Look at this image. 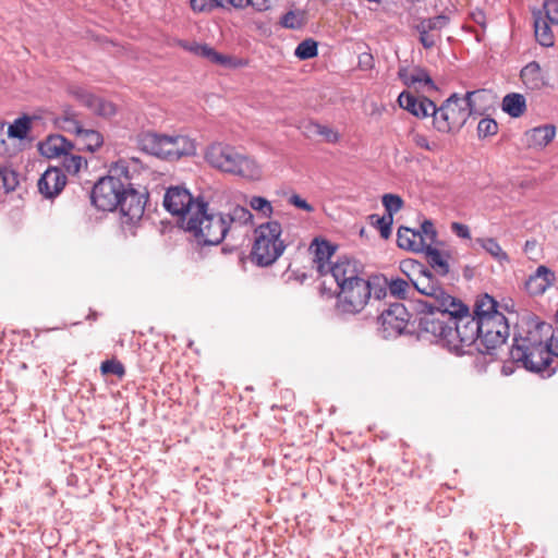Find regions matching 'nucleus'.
<instances>
[{
	"label": "nucleus",
	"instance_id": "1",
	"mask_svg": "<svg viewBox=\"0 0 558 558\" xmlns=\"http://www.w3.org/2000/svg\"><path fill=\"white\" fill-rule=\"evenodd\" d=\"M488 293H484L475 301L473 314L469 308L460 316H453L452 331H449L447 349L456 354H475V367L480 372L486 371V354L488 353V332L483 331V325L488 320V310H485Z\"/></svg>",
	"mask_w": 558,
	"mask_h": 558
},
{
	"label": "nucleus",
	"instance_id": "2",
	"mask_svg": "<svg viewBox=\"0 0 558 558\" xmlns=\"http://www.w3.org/2000/svg\"><path fill=\"white\" fill-rule=\"evenodd\" d=\"M197 211L185 222V230L192 233L198 243L217 245L221 243L229 232L247 226L253 221V215L244 206H231L228 213H215L204 202L198 205Z\"/></svg>",
	"mask_w": 558,
	"mask_h": 558
},
{
	"label": "nucleus",
	"instance_id": "3",
	"mask_svg": "<svg viewBox=\"0 0 558 558\" xmlns=\"http://www.w3.org/2000/svg\"><path fill=\"white\" fill-rule=\"evenodd\" d=\"M204 159L211 168L247 181H258L263 177V167L254 157L223 142L208 145Z\"/></svg>",
	"mask_w": 558,
	"mask_h": 558
},
{
	"label": "nucleus",
	"instance_id": "4",
	"mask_svg": "<svg viewBox=\"0 0 558 558\" xmlns=\"http://www.w3.org/2000/svg\"><path fill=\"white\" fill-rule=\"evenodd\" d=\"M282 228L278 221H268L258 226L252 248V257L259 266H269L283 253L286 245L281 240Z\"/></svg>",
	"mask_w": 558,
	"mask_h": 558
},
{
	"label": "nucleus",
	"instance_id": "5",
	"mask_svg": "<svg viewBox=\"0 0 558 558\" xmlns=\"http://www.w3.org/2000/svg\"><path fill=\"white\" fill-rule=\"evenodd\" d=\"M144 150L162 159L175 160L196 153V143L186 135L147 133L142 140Z\"/></svg>",
	"mask_w": 558,
	"mask_h": 558
},
{
	"label": "nucleus",
	"instance_id": "6",
	"mask_svg": "<svg viewBox=\"0 0 558 558\" xmlns=\"http://www.w3.org/2000/svg\"><path fill=\"white\" fill-rule=\"evenodd\" d=\"M459 310L458 306H442L439 308H422L418 319V328L421 335H430L437 342L447 348V340H449V331H452L453 316H460L461 313H466L468 306L464 304V310Z\"/></svg>",
	"mask_w": 558,
	"mask_h": 558
},
{
	"label": "nucleus",
	"instance_id": "7",
	"mask_svg": "<svg viewBox=\"0 0 558 558\" xmlns=\"http://www.w3.org/2000/svg\"><path fill=\"white\" fill-rule=\"evenodd\" d=\"M417 292L427 300L421 302L422 308H439L442 306H458V312L464 310V303L448 294L439 281L429 271H421L415 279H411ZM457 313V310H453Z\"/></svg>",
	"mask_w": 558,
	"mask_h": 558
},
{
	"label": "nucleus",
	"instance_id": "8",
	"mask_svg": "<svg viewBox=\"0 0 558 558\" xmlns=\"http://www.w3.org/2000/svg\"><path fill=\"white\" fill-rule=\"evenodd\" d=\"M468 109L464 100L452 94L439 108L435 106L433 124L441 133L459 130L468 120Z\"/></svg>",
	"mask_w": 558,
	"mask_h": 558
},
{
	"label": "nucleus",
	"instance_id": "9",
	"mask_svg": "<svg viewBox=\"0 0 558 558\" xmlns=\"http://www.w3.org/2000/svg\"><path fill=\"white\" fill-rule=\"evenodd\" d=\"M515 343L508 351L510 357L514 361H521L523 366L534 373H547L550 376L554 372L551 367L550 359L548 356V350L542 342H533L529 345L519 344L518 340L514 339Z\"/></svg>",
	"mask_w": 558,
	"mask_h": 558
},
{
	"label": "nucleus",
	"instance_id": "10",
	"mask_svg": "<svg viewBox=\"0 0 558 558\" xmlns=\"http://www.w3.org/2000/svg\"><path fill=\"white\" fill-rule=\"evenodd\" d=\"M372 295L371 280H357L339 289L336 310L342 315L360 313Z\"/></svg>",
	"mask_w": 558,
	"mask_h": 558
},
{
	"label": "nucleus",
	"instance_id": "11",
	"mask_svg": "<svg viewBox=\"0 0 558 558\" xmlns=\"http://www.w3.org/2000/svg\"><path fill=\"white\" fill-rule=\"evenodd\" d=\"M204 202L201 197H193L190 191L181 185L168 187L163 196L165 208L171 215L182 217L184 225L197 211L198 205Z\"/></svg>",
	"mask_w": 558,
	"mask_h": 558
},
{
	"label": "nucleus",
	"instance_id": "12",
	"mask_svg": "<svg viewBox=\"0 0 558 558\" xmlns=\"http://www.w3.org/2000/svg\"><path fill=\"white\" fill-rule=\"evenodd\" d=\"M126 187L112 177L101 178L93 187L90 199L95 207L104 211L118 208Z\"/></svg>",
	"mask_w": 558,
	"mask_h": 558
},
{
	"label": "nucleus",
	"instance_id": "13",
	"mask_svg": "<svg viewBox=\"0 0 558 558\" xmlns=\"http://www.w3.org/2000/svg\"><path fill=\"white\" fill-rule=\"evenodd\" d=\"M409 322V313L403 304H391L383 311L378 317V331L385 339L396 338L405 329Z\"/></svg>",
	"mask_w": 558,
	"mask_h": 558
},
{
	"label": "nucleus",
	"instance_id": "14",
	"mask_svg": "<svg viewBox=\"0 0 558 558\" xmlns=\"http://www.w3.org/2000/svg\"><path fill=\"white\" fill-rule=\"evenodd\" d=\"M362 272L363 265L349 256L339 257L329 267V274L337 282L339 289L344 287V284L353 283V281L366 280L362 277Z\"/></svg>",
	"mask_w": 558,
	"mask_h": 558
},
{
	"label": "nucleus",
	"instance_id": "15",
	"mask_svg": "<svg viewBox=\"0 0 558 558\" xmlns=\"http://www.w3.org/2000/svg\"><path fill=\"white\" fill-rule=\"evenodd\" d=\"M68 93L97 116L109 118L117 111L114 104L94 96L83 86L71 84L68 86Z\"/></svg>",
	"mask_w": 558,
	"mask_h": 558
},
{
	"label": "nucleus",
	"instance_id": "16",
	"mask_svg": "<svg viewBox=\"0 0 558 558\" xmlns=\"http://www.w3.org/2000/svg\"><path fill=\"white\" fill-rule=\"evenodd\" d=\"M496 306V300L490 296V362L495 355L493 351L506 344L510 336V317L504 313H497L494 310Z\"/></svg>",
	"mask_w": 558,
	"mask_h": 558
},
{
	"label": "nucleus",
	"instance_id": "17",
	"mask_svg": "<svg viewBox=\"0 0 558 558\" xmlns=\"http://www.w3.org/2000/svg\"><path fill=\"white\" fill-rule=\"evenodd\" d=\"M399 106L417 118L434 117L435 104L426 97H416L409 92H402L398 97Z\"/></svg>",
	"mask_w": 558,
	"mask_h": 558
},
{
	"label": "nucleus",
	"instance_id": "18",
	"mask_svg": "<svg viewBox=\"0 0 558 558\" xmlns=\"http://www.w3.org/2000/svg\"><path fill=\"white\" fill-rule=\"evenodd\" d=\"M118 207L122 216L125 217L129 222L135 223L143 217L145 211L143 195L134 189H126Z\"/></svg>",
	"mask_w": 558,
	"mask_h": 558
},
{
	"label": "nucleus",
	"instance_id": "19",
	"mask_svg": "<svg viewBox=\"0 0 558 558\" xmlns=\"http://www.w3.org/2000/svg\"><path fill=\"white\" fill-rule=\"evenodd\" d=\"M64 129L76 134L77 140L88 151H96L104 143L102 135L92 129H84L78 121L74 119H64Z\"/></svg>",
	"mask_w": 558,
	"mask_h": 558
},
{
	"label": "nucleus",
	"instance_id": "20",
	"mask_svg": "<svg viewBox=\"0 0 558 558\" xmlns=\"http://www.w3.org/2000/svg\"><path fill=\"white\" fill-rule=\"evenodd\" d=\"M66 178L58 168L47 169L38 180V190L46 198L57 196L65 186Z\"/></svg>",
	"mask_w": 558,
	"mask_h": 558
},
{
	"label": "nucleus",
	"instance_id": "21",
	"mask_svg": "<svg viewBox=\"0 0 558 558\" xmlns=\"http://www.w3.org/2000/svg\"><path fill=\"white\" fill-rule=\"evenodd\" d=\"M556 136V126L554 124H544L535 126L524 132L523 142L532 149H544Z\"/></svg>",
	"mask_w": 558,
	"mask_h": 558
},
{
	"label": "nucleus",
	"instance_id": "22",
	"mask_svg": "<svg viewBox=\"0 0 558 558\" xmlns=\"http://www.w3.org/2000/svg\"><path fill=\"white\" fill-rule=\"evenodd\" d=\"M311 250L313 252V262L315 264L316 270L320 276H326L329 274V267H331L330 258L335 254L336 247L331 245L326 240H314L311 244Z\"/></svg>",
	"mask_w": 558,
	"mask_h": 558
},
{
	"label": "nucleus",
	"instance_id": "23",
	"mask_svg": "<svg viewBox=\"0 0 558 558\" xmlns=\"http://www.w3.org/2000/svg\"><path fill=\"white\" fill-rule=\"evenodd\" d=\"M555 274L546 266L541 265L525 282V289L531 295H541L554 283Z\"/></svg>",
	"mask_w": 558,
	"mask_h": 558
},
{
	"label": "nucleus",
	"instance_id": "24",
	"mask_svg": "<svg viewBox=\"0 0 558 558\" xmlns=\"http://www.w3.org/2000/svg\"><path fill=\"white\" fill-rule=\"evenodd\" d=\"M73 145L64 136L56 134L50 135L40 143L39 149L47 158H62L66 153L71 151Z\"/></svg>",
	"mask_w": 558,
	"mask_h": 558
},
{
	"label": "nucleus",
	"instance_id": "25",
	"mask_svg": "<svg viewBox=\"0 0 558 558\" xmlns=\"http://www.w3.org/2000/svg\"><path fill=\"white\" fill-rule=\"evenodd\" d=\"M464 100V107L469 116H485L488 110V92L485 88L468 92Z\"/></svg>",
	"mask_w": 558,
	"mask_h": 558
},
{
	"label": "nucleus",
	"instance_id": "26",
	"mask_svg": "<svg viewBox=\"0 0 558 558\" xmlns=\"http://www.w3.org/2000/svg\"><path fill=\"white\" fill-rule=\"evenodd\" d=\"M397 243L399 247L413 252H423L425 250V239L422 233L405 227L399 228Z\"/></svg>",
	"mask_w": 558,
	"mask_h": 558
},
{
	"label": "nucleus",
	"instance_id": "27",
	"mask_svg": "<svg viewBox=\"0 0 558 558\" xmlns=\"http://www.w3.org/2000/svg\"><path fill=\"white\" fill-rule=\"evenodd\" d=\"M399 76L409 86H418L425 90L436 89V86L429 74L423 69H414L411 72L401 70Z\"/></svg>",
	"mask_w": 558,
	"mask_h": 558
},
{
	"label": "nucleus",
	"instance_id": "28",
	"mask_svg": "<svg viewBox=\"0 0 558 558\" xmlns=\"http://www.w3.org/2000/svg\"><path fill=\"white\" fill-rule=\"evenodd\" d=\"M521 78L530 89H541L546 85V78L539 64L535 61L530 62L521 70Z\"/></svg>",
	"mask_w": 558,
	"mask_h": 558
},
{
	"label": "nucleus",
	"instance_id": "29",
	"mask_svg": "<svg viewBox=\"0 0 558 558\" xmlns=\"http://www.w3.org/2000/svg\"><path fill=\"white\" fill-rule=\"evenodd\" d=\"M511 266L508 254L490 239V272L504 275Z\"/></svg>",
	"mask_w": 558,
	"mask_h": 558
},
{
	"label": "nucleus",
	"instance_id": "30",
	"mask_svg": "<svg viewBox=\"0 0 558 558\" xmlns=\"http://www.w3.org/2000/svg\"><path fill=\"white\" fill-rule=\"evenodd\" d=\"M542 14L541 10L533 11L535 38L542 46L551 47L554 45V34Z\"/></svg>",
	"mask_w": 558,
	"mask_h": 558
},
{
	"label": "nucleus",
	"instance_id": "31",
	"mask_svg": "<svg viewBox=\"0 0 558 558\" xmlns=\"http://www.w3.org/2000/svg\"><path fill=\"white\" fill-rule=\"evenodd\" d=\"M502 110L512 118L521 117L526 108L525 98L521 94H508L502 99Z\"/></svg>",
	"mask_w": 558,
	"mask_h": 558
},
{
	"label": "nucleus",
	"instance_id": "32",
	"mask_svg": "<svg viewBox=\"0 0 558 558\" xmlns=\"http://www.w3.org/2000/svg\"><path fill=\"white\" fill-rule=\"evenodd\" d=\"M424 251H426V255L430 267L438 275L446 276L449 272V265L447 259L444 257L442 253L437 248H433L432 246H428Z\"/></svg>",
	"mask_w": 558,
	"mask_h": 558
},
{
	"label": "nucleus",
	"instance_id": "33",
	"mask_svg": "<svg viewBox=\"0 0 558 558\" xmlns=\"http://www.w3.org/2000/svg\"><path fill=\"white\" fill-rule=\"evenodd\" d=\"M107 177H112L123 183L126 189H132L130 182L131 173L129 169V162L124 159H120L114 162L110 167L109 174Z\"/></svg>",
	"mask_w": 558,
	"mask_h": 558
},
{
	"label": "nucleus",
	"instance_id": "34",
	"mask_svg": "<svg viewBox=\"0 0 558 558\" xmlns=\"http://www.w3.org/2000/svg\"><path fill=\"white\" fill-rule=\"evenodd\" d=\"M438 21H439V17H437L435 20L423 21L417 26V29L420 32V41L424 46V48L429 49L435 46L436 36L434 34H432L430 31L436 27V24Z\"/></svg>",
	"mask_w": 558,
	"mask_h": 558
},
{
	"label": "nucleus",
	"instance_id": "35",
	"mask_svg": "<svg viewBox=\"0 0 558 558\" xmlns=\"http://www.w3.org/2000/svg\"><path fill=\"white\" fill-rule=\"evenodd\" d=\"M195 52L198 56L206 58L207 60H209L210 62H213L215 64L229 66L232 63L230 57L217 52L216 50H214L211 47H209L207 45L198 46L196 48Z\"/></svg>",
	"mask_w": 558,
	"mask_h": 558
},
{
	"label": "nucleus",
	"instance_id": "36",
	"mask_svg": "<svg viewBox=\"0 0 558 558\" xmlns=\"http://www.w3.org/2000/svg\"><path fill=\"white\" fill-rule=\"evenodd\" d=\"M61 159L64 170L70 174H77L82 167L87 165L82 156L74 155L71 151L66 153Z\"/></svg>",
	"mask_w": 558,
	"mask_h": 558
},
{
	"label": "nucleus",
	"instance_id": "37",
	"mask_svg": "<svg viewBox=\"0 0 558 558\" xmlns=\"http://www.w3.org/2000/svg\"><path fill=\"white\" fill-rule=\"evenodd\" d=\"M19 185V179L15 171L0 167V190L5 193L14 191Z\"/></svg>",
	"mask_w": 558,
	"mask_h": 558
},
{
	"label": "nucleus",
	"instance_id": "38",
	"mask_svg": "<svg viewBox=\"0 0 558 558\" xmlns=\"http://www.w3.org/2000/svg\"><path fill=\"white\" fill-rule=\"evenodd\" d=\"M250 207L265 218L271 217L274 208L271 203L262 196H253L248 201Z\"/></svg>",
	"mask_w": 558,
	"mask_h": 558
},
{
	"label": "nucleus",
	"instance_id": "39",
	"mask_svg": "<svg viewBox=\"0 0 558 558\" xmlns=\"http://www.w3.org/2000/svg\"><path fill=\"white\" fill-rule=\"evenodd\" d=\"M294 53L301 60L314 58L317 56V44L313 39H305L298 45Z\"/></svg>",
	"mask_w": 558,
	"mask_h": 558
},
{
	"label": "nucleus",
	"instance_id": "40",
	"mask_svg": "<svg viewBox=\"0 0 558 558\" xmlns=\"http://www.w3.org/2000/svg\"><path fill=\"white\" fill-rule=\"evenodd\" d=\"M390 294L398 299H405L410 290L408 281L401 278L392 279L388 282Z\"/></svg>",
	"mask_w": 558,
	"mask_h": 558
},
{
	"label": "nucleus",
	"instance_id": "41",
	"mask_svg": "<svg viewBox=\"0 0 558 558\" xmlns=\"http://www.w3.org/2000/svg\"><path fill=\"white\" fill-rule=\"evenodd\" d=\"M383 205L387 211V215L393 217V215L402 208L403 201L399 195L385 194L383 196Z\"/></svg>",
	"mask_w": 558,
	"mask_h": 558
},
{
	"label": "nucleus",
	"instance_id": "42",
	"mask_svg": "<svg viewBox=\"0 0 558 558\" xmlns=\"http://www.w3.org/2000/svg\"><path fill=\"white\" fill-rule=\"evenodd\" d=\"M374 218H376V221L374 223H376V226L378 227V229L380 231V235L384 239H388L391 234V226L393 222V217H391L389 215H385L383 217L372 216V219H374Z\"/></svg>",
	"mask_w": 558,
	"mask_h": 558
},
{
	"label": "nucleus",
	"instance_id": "43",
	"mask_svg": "<svg viewBox=\"0 0 558 558\" xmlns=\"http://www.w3.org/2000/svg\"><path fill=\"white\" fill-rule=\"evenodd\" d=\"M100 371L102 374H113L118 377H122L125 373L122 363L114 360H107L101 363Z\"/></svg>",
	"mask_w": 558,
	"mask_h": 558
},
{
	"label": "nucleus",
	"instance_id": "44",
	"mask_svg": "<svg viewBox=\"0 0 558 558\" xmlns=\"http://www.w3.org/2000/svg\"><path fill=\"white\" fill-rule=\"evenodd\" d=\"M417 232H421L423 238L425 239V248L432 246L437 235L433 222L429 220H425L421 225V230H418Z\"/></svg>",
	"mask_w": 558,
	"mask_h": 558
},
{
	"label": "nucleus",
	"instance_id": "45",
	"mask_svg": "<svg viewBox=\"0 0 558 558\" xmlns=\"http://www.w3.org/2000/svg\"><path fill=\"white\" fill-rule=\"evenodd\" d=\"M409 135L411 137V141L420 148L432 151L437 148L436 143H429L428 138L425 135L417 133L414 130H412Z\"/></svg>",
	"mask_w": 558,
	"mask_h": 558
},
{
	"label": "nucleus",
	"instance_id": "46",
	"mask_svg": "<svg viewBox=\"0 0 558 558\" xmlns=\"http://www.w3.org/2000/svg\"><path fill=\"white\" fill-rule=\"evenodd\" d=\"M281 25L286 28H299L302 24L300 14L294 11L287 12L280 21Z\"/></svg>",
	"mask_w": 558,
	"mask_h": 558
},
{
	"label": "nucleus",
	"instance_id": "47",
	"mask_svg": "<svg viewBox=\"0 0 558 558\" xmlns=\"http://www.w3.org/2000/svg\"><path fill=\"white\" fill-rule=\"evenodd\" d=\"M545 16L551 24H558V0L544 2Z\"/></svg>",
	"mask_w": 558,
	"mask_h": 558
},
{
	"label": "nucleus",
	"instance_id": "48",
	"mask_svg": "<svg viewBox=\"0 0 558 558\" xmlns=\"http://www.w3.org/2000/svg\"><path fill=\"white\" fill-rule=\"evenodd\" d=\"M372 283V294L378 300L386 296L388 281L386 279L375 278Z\"/></svg>",
	"mask_w": 558,
	"mask_h": 558
},
{
	"label": "nucleus",
	"instance_id": "49",
	"mask_svg": "<svg viewBox=\"0 0 558 558\" xmlns=\"http://www.w3.org/2000/svg\"><path fill=\"white\" fill-rule=\"evenodd\" d=\"M313 128H314L315 133L324 136L327 142H329V143L338 142L339 135L332 129H330L326 125H322V124H314Z\"/></svg>",
	"mask_w": 558,
	"mask_h": 558
},
{
	"label": "nucleus",
	"instance_id": "50",
	"mask_svg": "<svg viewBox=\"0 0 558 558\" xmlns=\"http://www.w3.org/2000/svg\"><path fill=\"white\" fill-rule=\"evenodd\" d=\"M288 203L301 210H304L306 213H313L314 206L307 203L306 199L302 198L299 194H292L288 198Z\"/></svg>",
	"mask_w": 558,
	"mask_h": 558
},
{
	"label": "nucleus",
	"instance_id": "51",
	"mask_svg": "<svg viewBox=\"0 0 558 558\" xmlns=\"http://www.w3.org/2000/svg\"><path fill=\"white\" fill-rule=\"evenodd\" d=\"M497 306L494 308L497 313H504L506 316H515L514 302L511 299L496 301Z\"/></svg>",
	"mask_w": 558,
	"mask_h": 558
},
{
	"label": "nucleus",
	"instance_id": "52",
	"mask_svg": "<svg viewBox=\"0 0 558 558\" xmlns=\"http://www.w3.org/2000/svg\"><path fill=\"white\" fill-rule=\"evenodd\" d=\"M471 16H472V20L478 26L482 27V35L476 34L477 40L481 41V40H483V37L485 36V28H486V23H487L486 13L483 10L478 9V10L472 12Z\"/></svg>",
	"mask_w": 558,
	"mask_h": 558
},
{
	"label": "nucleus",
	"instance_id": "53",
	"mask_svg": "<svg viewBox=\"0 0 558 558\" xmlns=\"http://www.w3.org/2000/svg\"><path fill=\"white\" fill-rule=\"evenodd\" d=\"M546 350H548V356L550 363H553V356L558 359V330L554 331L549 340L545 343Z\"/></svg>",
	"mask_w": 558,
	"mask_h": 558
},
{
	"label": "nucleus",
	"instance_id": "54",
	"mask_svg": "<svg viewBox=\"0 0 558 558\" xmlns=\"http://www.w3.org/2000/svg\"><path fill=\"white\" fill-rule=\"evenodd\" d=\"M278 0H250L248 8L257 12H266L270 10Z\"/></svg>",
	"mask_w": 558,
	"mask_h": 558
},
{
	"label": "nucleus",
	"instance_id": "55",
	"mask_svg": "<svg viewBox=\"0 0 558 558\" xmlns=\"http://www.w3.org/2000/svg\"><path fill=\"white\" fill-rule=\"evenodd\" d=\"M451 231L461 239H470V229L463 223L452 222Z\"/></svg>",
	"mask_w": 558,
	"mask_h": 558
},
{
	"label": "nucleus",
	"instance_id": "56",
	"mask_svg": "<svg viewBox=\"0 0 558 558\" xmlns=\"http://www.w3.org/2000/svg\"><path fill=\"white\" fill-rule=\"evenodd\" d=\"M373 63H374V60H373V56L371 53H362L360 54L359 57V68L361 70H369L373 68Z\"/></svg>",
	"mask_w": 558,
	"mask_h": 558
},
{
	"label": "nucleus",
	"instance_id": "57",
	"mask_svg": "<svg viewBox=\"0 0 558 558\" xmlns=\"http://www.w3.org/2000/svg\"><path fill=\"white\" fill-rule=\"evenodd\" d=\"M477 134L480 138H486L488 136V118H483L478 122Z\"/></svg>",
	"mask_w": 558,
	"mask_h": 558
},
{
	"label": "nucleus",
	"instance_id": "58",
	"mask_svg": "<svg viewBox=\"0 0 558 558\" xmlns=\"http://www.w3.org/2000/svg\"><path fill=\"white\" fill-rule=\"evenodd\" d=\"M514 362H515V361L511 357V361L506 362V363H504V364L500 366V372H501V374H502L504 376H509V375L513 374L514 368H515V366H514Z\"/></svg>",
	"mask_w": 558,
	"mask_h": 558
},
{
	"label": "nucleus",
	"instance_id": "59",
	"mask_svg": "<svg viewBox=\"0 0 558 558\" xmlns=\"http://www.w3.org/2000/svg\"><path fill=\"white\" fill-rule=\"evenodd\" d=\"M191 7L194 11L202 12L207 7V0H191Z\"/></svg>",
	"mask_w": 558,
	"mask_h": 558
},
{
	"label": "nucleus",
	"instance_id": "60",
	"mask_svg": "<svg viewBox=\"0 0 558 558\" xmlns=\"http://www.w3.org/2000/svg\"><path fill=\"white\" fill-rule=\"evenodd\" d=\"M235 9H247L250 0H227Z\"/></svg>",
	"mask_w": 558,
	"mask_h": 558
},
{
	"label": "nucleus",
	"instance_id": "61",
	"mask_svg": "<svg viewBox=\"0 0 558 558\" xmlns=\"http://www.w3.org/2000/svg\"><path fill=\"white\" fill-rule=\"evenodd\" d=\"M536 245V242L535 241H526L525 243V252H530L532 251Z\"/></svg>",
	"mask_w": 558,
	"mask_h": 558
},
{
	"label": "nucleus",
	"instance_id": "62",
	"mask_svg": "<svg viewBox=\"0 0 558 558\" xmlns=\"http://www.w3.org/2000/svg\"><path fill=\"white\" fill-rule=\"evenodd\" d=\"M489 123H490V130H492L493 128H494V129H497V124H496V122H495L493 119H490V120H489Z\"/></svg>",
	"mask_w": 558,
	"mask_h": 558
},
{
	"label": "nucleus",
	"instance_id": "63",
	"mask_svg": "<svg viewBox=\"0 0 558 558\" xmlns=\"http://www.w3.org/2000/svg\"><path fill=\"white\" fill-rule=\"evenodd\" d=\"M408 264H409L408 262L402 263V265H401V269L403 270V267H404V266H407Z\"/></svg>",
	"mask_w": 558,
	"mask_h": 558
},
{
	"label": "nucleus",
	"instance_id": "64",
	"mask_svg": "<svg viewBox=\"0 0 558 558\" xmlns=\"http://www.w3.org/2000/svg\"><path fill=\"white\" fill-rule=\"evenodd\" d=\"M556 317H557V322H558V311H557V315H556Z\"/></svg>",
	"mask_w": 558,
	"mask_h": 558
}]
</instances>
